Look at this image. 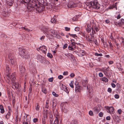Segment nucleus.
<instances>
[{
  "label": "nucleus",
  "instance_id": "obj_53",
  "mask_svg": "<svg viewBox=\"0 0 124 124\" xmlns=\"http://www.w3.org/2000/svg\"><path fill=\"white\" fill-rule=\"evenodd\" d=\"M115 24L116 25H119V26H121V25L120 24V23H118L116 22H114Z\"/></svg>",
  "mask_w": 124,
  "mask_h": 124
},
{
  "label": "nucleus",
  "instance_id": "obj_52",
  "mask_svg": "<svg viewBox=\"0 0 124 124\" xmlns=\"http://www.w3.org/2000/svg\"><path fill=\"white\" fill-rule=\"evenodd\" d=\"M122 111L121 109H119L117 110V112L119 114H120L122 112Z\"/></svg>",
  "mask_w": 124,
  "mask_h": 124
},
{
  "label": "nucleus",
  "instance_id": "obj_24",
  "mask_svg": "<svg viewBox=\"0 0 124 124\" xmlns=\"http://www.w3.org/2000/svg\"><path fill=\"white\" fill-rule=\"evenodd\" d=\"M60 86L61 89L63 90L65 89L66 87L65 85H63V84L62 83L60 84Z\"/></svg>",
  "mask_w": 124,
  "mask_h": 124
},
{
  "label": "nucleus",
  "instance_id": "obj_28",
  "mask_svg": "<svg viewBox=\"0 0 124 124\" xmlns=\"http://www.w3.org/2000/svg\"><path fill=\"white\" fill-rule=\"evenodd\" d=\"M65 56L69 58L71 57L72 58L73 57V56L72 54H65Z\"/></svg>",
  "mask_w": 124,
  "mask_h": 124
},
{
  "label": "nucleus",
  "instance_id": "obj_19",
  "mask_svg": "<svg viewBox=\"0 0 124 124\" xmlns=\"http://www.w3.org/2000/svg\"><path fill=\"white\" fill-rule=\"evenodd\" d=\"M31 0H23V1L25 3L28 4V7L30 2H33L34 1L33 0L31 1Z\"/></svg>",
  "mask_w": 124,
  "mask_h": 124
},
{
  "label": "nucleus",
  "instance_id": "obj_27",
  "mask_svg": "<svg viewBox=\"0 0 124 124\" xmlns=\"http://www.w3.org/2000/svg\"><path fill=\"white\" fill-rule=\"evenodd\" d=\"M10 116V112H8L7 113V114L6 115L5 117L6 118L8 119H9Z\"/></svg>",
  "mask_w": 124,
  "mask_h": 124
},
{
  "label": "nucleus",
  "instance_id": "obj_54",
  "mask_svg": "<svg viewBox=\"0 0 124 124\" xmlns=\"http://www.w3.org/2000/svg\"><path fill=\"white\" fill-rule=\"evenodd\" d=\"M26 31H27L28 32H31L32 30H30L28 28H26L25 30Z\"/></svg>",
  "mask_w": 124,
  "mask_h": 124
},
{
  "label": "nucleus",
  "instance_id": "obj_12",
  "mask_svg": "<svg viewBox=\"0 0 124 124\" xmlns=\"http://www.w3.org/2000/svg\"><path fill=\"white\" fill-rule=\"evenodd\" d=\"M13 0H7L6 3L7 5L9 6H11L13 4Z\"/></svg>",
  "mask_w": 124,
  "mask_h": 124
},
{
  "label": "nucleus",
  "instance_id": "obj_46",
  "mask_svg": "<svg viewBox=\"0 0 124 124\" xmlns=\"http://www.w3.org/2000/svg\"><path fill=\"white\" fill-rule=\"evenodd\" d=\"M63 78V76L62 75H60L58 77V78L60 79H61Z\"/></svg>",
  "mask_w": 124,
  "mask_h": 124
},
{
  "label": "nucleus",
  "instance_id": "obj_41",
  "mask_svg": "<svg viewBox=\"0 0 124 124\" xmlns=\"http://www.w3.org/2000/svg\"><path fill=\"white\" fill-rule=\"evenodd\" d=\"M52 94L55 97H57L59 96L58 94H56L55 92H52Z\"/></svg>",
  "mask_w": 124,
  "mask_h": 124
},
{
  "label": "nucleus",
  "instance_id": "obj_58",
  "mask_svg": "<svg viewBox=\"0 0 124 124\" xmlns=\"http://www.w3.org/2000/svg\"><path fill=\"white\" fill-rule=\"evenodd\" d=\"M111 85L114 88H115L116 86V85L113 83H111Z\"/></svg>",
  "mask_w": 124,
  "mask_h": 124
},
{
  "label": "nucleus",
  "instance_id": "obj_30",
  "mask_svg": "<svg viewBox=\"0 0 124 124\" xmlns=\"http://www.w3.org/2000/svg\"><path fill=\"white\" fill-rule=\"evenodd\" d=\"M73 81H71V82L70 83V84L69 85L72 88H73L74 87V86L73 85Z\"/></svg>",
  "mask_w": 124,
  "mask_h": 124
},
{
  "label": "nucleus",
  "instance_id": "obj_36",
  "mask_svg": "<svg viewBox=\"0 0 124 124\" xmlns=\"http://www.w3.org/2000/svg\"><path fill=\"white\" fill-rule=\"evenodd\" d=\"M89 25H88L87 26V27L88 28H87L86 29V31L88 32V33H90L91 31V29L90 28H89L88 26Z\"/></svg>",
  "mask_w": 124,
  "mask_h": 124
},
{
  "label": "nucleus",
  "instance_id": "obj_26",
  "mask_svg": "<svg viewBox=\"0 0 124 124\" xmlns=\"http://www.w3.org/2000/svg\"><path fill=\"white\" fill-rule=\"evenodd\" d=\"M101 80L105 82H107L108 80L107 78L106 77H104L101 78Z\"/></svg>",
  "mask_w": 124,
  "mask_h": 124
},
{
  "label": "nucleus",
  "instance_id": "obj_13",
  "mask_svg": "<svg viewBox=\"0 0 124 124\" xmlns=\"http://www.w3.org/2000/svg\"><path fill=\"white\" fill-rule=\"evenodd\" d=\"M109 113L111 114H113L114 113V109L113 107H111L108 108Z\"/></svg>",
  "mask_w": 124,
  "mask_h": 124
},
{
  "label": "nucleus",
  "instance_id": "obj_37",
  "mask_svg": "<svg viewBox=\"0 0 124 124\" xmlns=\"http://www.w3.org/2000/svg\"><path fill=\"white\" fill-rule=\"evenodd\" d=\"M47 56H48V57L50 58H52L53 57L52 55L51 54L49 53H48L47 54Z\"/></svg>",
  "mask_w": 124,
  "mask_h": 124
},
{
  "label": "nucleus",
  "instance_id": "obj_5",
  "mask_svg": "<svg viewBox=\"0 0 124 124\" xmlns=\"http://www.w3.org/2000/svg\"><path fill=\"white\" fill-rule=\"evenodd\" d=\"M8 79L9 80H11L12 82L13 83L15 81L16 79V75L15 73H12V75H7Z\"/></svg>",
  "mask_w": 124,
  "mask_h": 124
},
{
  "label": "nucleus",
  "instance_id": "obj_15",
  "mask_svg": "<svg viewBox=\"0 0 124 124\" xmlns=\"http://www.w3.org/2000/svg\"><path fill=\"white\" fill-rule=\"evenodd\" d=\"M76 47L75 45L72 44V45H70L68 47L69 50L73 51L74 50Z\"/></svg>",
  "mask_w": 124,
  "mask_h": 124
},
{
  "label": "nucleus",
  "instance_id": "obj_56",
  "mask_svg": "<svg viewBox=\"0 0 124 124\" xmlns=\"http://www.w3.org/2000/svg\"><path fill=\"white\" fill-rule=\"evenodd\" d=\"M111 118L110 116H108L106 118V119L108 120H110Z\"/></svg>",
  "mask_w": 124,
  "mask_h": 124
},
{
  "label": "nucleus",
  "instance_id": "obj_61",
  "mask_svg": "<svg viewBox=\"0 0 124 124\" xmlns=\"http://www.w3.org/2000/svg\"><path fill=\"white\" fill-rule=\"evenodd\" d=\"M110 38L112 40H114V38L113 37L112 35V33L111 34V35L110 37Z\"/></svg>",
  "mask_w": 124,
  "mask_h": 124
},
{
  "label": "nucleus",
  "instance_id": "obj_43",
  "mask_svg": "<svg viewBox=\"0 0 124 124\" xmlns=\"http://www.w3.org/2000/svg\"><path fill=\"white\" fill-rule=\"evenodd\" d=\"M89 114L91 116H93V114L92 111L90 110L89 112Z\"/></svg>",
  "mask_w": 124,
  "mask_h": 124
},
{
  "label": "nucleus",
  "instance_id": "obj_11",
  "mask_svg": "<svg viewBox=\"0 0 124 124\" xmlns=\"http://www.w3.org/2000/svg\"><path fill=\"white\" fill-rule=\"evenodd\" d=\"M78 54L80 57L84 56L85 54V51L83 50H80L79 51L77 52Z\"/></svg>",
  "mask_w": 124,
  "mask_h": 124
},
{
  "label": "nucleus",
  "instance_id": "obj_18",
  "mask_svg": "<svg viewBox=\"0 0 124 124\" xmlns=\"http://www.w3.org/2000/svg\"><path fill=\"white\" fill-rule=\"evenodd\" d=\"M56 105L57 103L56 101L55 100H54L53 101L52 104L53 108V110L55 109Z\"/></svg>",
  "mask_w": 124,
  "mask_h": 124
},
{
  "label": "nucleus",
  "instance_id": "obj_48",
  "mask_svg": "<svg viewBox=\"0 0 124 124\" xmlns=\"http://www.w3.org/2000/svg\"><path fill=\"white\" fill-rule=\"evenodd\" d=\"M115 97L116 99H118L119 98V96L117 94H116L115 95Z\"/></svg>",
  "mask_w": 124,
  "mask_h": 124
},
{
  "label": "nucleus",
  "instance_id": "obj_35",
  "mask_svg": "<svg viewBox=\"0 0 124 124\" xmlns=\"http://www.w3.org/2000/svg\"><path fill=\"white\" fill-rule=\"evenodd\" d=\"M63 90L65 91L68 94L69 93V90L67 87H66L65 89Z\"/></svg>",
  "mask_w": 124,
  "mask_h": 124
},
{
  "label": "nucleus",
  "instance_id": "obj_10",
  "mask_svg": "<svg viewBox=\"0 0 124 124\" xmlns=\"http://www.w3.org/2000/svg\"><path fill=\"white\" fill-rule=\"evenodd\" d=\"M38 60L42 63H45L46 62L45 59L41 56L39 55L37 57Z\"/></svg>",
  "mask_w": 124,
  "mask_h": 124
},
{
  "label": "nucleus",
  "instance_id": "obj_2",
  "mask_svg": "<svg viewBox=\"0 0 124 124\" xmlns=\"http://www.w3.org/2000/svg\"><path fill=\"white\" fill-rule=\"evenodd\" d=\"M19 54L23 58L25 59H29L30 57L29 54L25 52V50L21 48H19Z\"/></svg>",
  "mask_w": 124,
  "mask_h": 124
},
{
  "label": "nucleus",
  "instance_id": "obj_25",
  "mask_svg": "<svg viewBox=\"0 0 124 124\" xmlns=\"http://www.w3.org/2000/svg\"><path fill=\"white\" fill-rule=\"evenodd\" d=\"M48 32L51 33V34L52 35H53L54 36H55V35H56V33L53 30H51L50 31V32Z\"/></svg>",
  "mask_w": 124,
  "mask_h": 124
},
{
  "label": "nucleus",
  "instance_id": "obj_64",
  "mask_svg": "<svg viewBox=\"0 0 124 124\" xmlns=\"http://www.w3.org/2000/svg\"><path fill=\"white\" fill-rule=\"evenodd\" d=\"M44 36H42L40 38V40H43V39H44Z\"/></svg>",
  "mask_w": 124,
  "mask_h": 124
},
{
  "label": "nucleus",
  "instance_id": "obj_16",
  "mask_svg": "<svg viewBox=\"0 0 124 124\" xmlns=\"http://www.w3.org/2000/svg\"><path fill=\"white\" fill-rule=\"evenodd\" d=\"M42 47V50L41 51H42V52L45 54V55H46V47L44 46H40Z\"/></svg>",
  "mask_w": 124,
  "mask_h": 124
},
{
  "label": "nucleus",
  "instance_id": "obj_59",
  "mask_svg": "<svg viewBox=\"0 0 124 124\" xmlns=\"http://www.w3.org/2000/svg\"><path fill=\"white\" fill-rule=\"evenodd\" d=\"M39 106L38 105L36 106V110H37L38 111L39 110Z\"/></svg>",
  "mask_w": 124,
  "mask_h": 124
},
{
  "label": "nucleus",
  "instance_id": "obj_45",
  "mask_svg": "<svg viewBox=\"0 0 124 124\" xmlns=\"http://www.w3.org/2000/svg\"><path fill=\"white\" fill-rule=\"evenodd\" d=\"M116 44L117 46V49H119L120 47L119 44L116 43Z\"/></svg>",
  "mask_w": 124,
  "mask_h": 124
},
{
  "label": "nucleus",
  "instance_id": "obj_8",
  "mask_svg": "<svg viewBox=\"0 0 124 124\" xmlns=\"http://www.w3.org/2000/svg\"><path fill=\"white\" fill-rule=\"evenodd\" d=\"M19 69L20 75L21 76H23L24 75V73L25 72V70L24 67L22 65H20Z\"/></svg>",
  "mask_w": 124,
  "mask_h": 124
},
{
  "label": "nucleus",
  "instance_id": "obj_17",
  "mask_svg": "<svg viewBox=\"0 0 124 124\" xmlns=\"http://www.w3.org/2000/svg\"><path fill=\"white\" fill-rule=\"evenodd\" d=\"M13 84L12 86V87L14 89H16L18 87V84L17 82H15V81L13 83Z\"/></svg>",
  "mask_w": 124,
  "mask_h": 124
},
{
  "label": "nucleus",
  "instance_id": "obj_20",
  "mask_svg": "<svg viewBox=\"0 0 124 124\" xmlns=\"http://www.w3.org/2000/svg\"><path fill=\"white\" fill-rule=\"evenodd\" d=\"M0 110L1 113L3 114L4 113L5 110L4 109V108L3 106L2 105H0Z\"/></svg>",
  "mask_w": 124,
  "mask_h": 124
},
{
  "label": "nucleus",
  "instance_id": "obj_62",
  "mask_svg": "<svg viewBox=\"0 0 124 124\" xmlns=\"http://www.w3.org/2000/svg\"><path fill=\"white\" fill-rule=\"evenodd\" d=\"M42 47H40L39 48H37V49L38 51H40V50L41 51V50H42Z\"/></svg>",
  "mask_w": 124,
  "mask_h": 124
},
{
  "label": "nucleus",
  "instance_id": "obj_57",
  "mask_svg": "<svg viewBox=\"0 0 124 124\" xmlns=\"http://www.w3.org/2000/svg\"><path fill=\"white\" fill-rule=\"evenodd\" d=\"M68 72L67 71L64 72L63 73V75L65 76L67 75H68Z\"/></svg>",
  "mask_w": 124,
  "mask_h": 124
},
{
  "label": "nucleus",
  "instance_id": "obj_9",
  "mask_svg": "<svg viewBox=\"0 0 124 124\" xmlns=\"http://www.w3.org/2000/svg\"><path fill=\"white\" fill-rule=\"evenodd\" d=\"M76 6V4L72 2H70L68 5V7L69 8H73Z\"/></svg>",
  "mask_w": 124,
  "mask_h": 124
},
{
  "label": "nucleus",
  "instance_id": "obj_22",
  "mask_svg": "<svg viewBox=\"0 0 124 124\" xmlns=\"http://www.w3.org/2000/svg\"><path fill=\"white\" fill-rule=\"evenodd\" d=\"M108 68L102 70V71L104 73V74L106 75H107L108 73Z\"/></svg>",
  "mask_w": 124,
  "mask_h": 124
},
{
  "label": "nucleus",
  "instance_id": "obj_7",
  "mask_svg": "<svg viewBox=\"0 0 124 124\" xmlns=\"http://www.w3.org/2000/svg\"><path fill=\"white\" fill-rule=\"evenodd\" d=\"M94 38V35L93 33L90 34V36H86V39L87 40L89 41L90 43H92L93 42V40Z\"/></svg>",
  "mask_w": 124,
  "mask_h": 124
},
{
  "label": "nucleus",
  "instance_id": "obj_60",
  "mask_svg": "<svg viewBox=\"0 0 124 124\" xmlns=\"http://www.w3.org/2000/svg\"><path fill=\"white\" fill-rule=\"evenodd\" d=\"M75 76V74L73 73H71L70 74V76L71 77L73 78Z\"/></svg>",
  "mask_w": 124,
  "mask_h": 124
},
{
  "label": "nucleus",
  "instance_id": "obj_49",
  "mask_svg": "<svg viewBox=\"0 0 124 124\" xmlns=\"http://www.w3.org/2000/svg\"><path fill=\"white\" fill-rule=\"evenodd\" d=\"M99 76L100 77H101L103 76V74L102 73L100 72L99 74Z\"/></svg>",
  "mask_w": 124,
  "mask_h": 124
},
{
  "label": "nucleus",
  "instance_id": "obj_34",
  "mask_svg": "<svg viewBox=\"0 0 124 124\" xmlns=\"http://www.w3.org/2000/svg\"><path fill=\"white\" fill-rule=\"evenodd\" d=\"M108 43L109 44V46L110 48L111 49H113V46L110 42L108 41Z\"/></svg>",
  "mask_w": 124,
  "mask_h": 124
},
{
  "label": "nucleus",
  "instance_id": "obj_55",
  "mask_svg": "<svg viewBox=\"0 0 124 124\" xmlns=\"http://www.w3.org/2000/svg\"><path fill=\"white\" fill-rule=\"evenodd\" d=\"M112 89L110 88H109L108 90V91L110 93H111L112 92Z\"/></svg>",
  "mask_w": 124,
  "mask_h": 124
},
{
  "label": "nucleus",
  "instance_id": "obj_32",
  "mask_svg": "<svg viewBox=\"0 0 124 124\" xmlns=\"http://www.w3.org/2000/svg\"><path fill=\"white\" fill-rule=\"evenodd\" d=\"M46 117H44L42 119V124H46Z\"/></svg>",
  "mask_w": 124,
  "mask_h": 124
},
{
  "label": "nucleus",
  "instance_id": "obj_42",
  "mask_svg": "<svg viewBox=\"0 0 124 124\" xmlns=\"http://www.w3.org/2000/svg\"><path fill=\"white\" fill-rule=\"evenodd\" d=\"M53 80V78L52 77L49 78L48 79V81L49 82H52Z\"/></svg>",
  "mask_w": 124,
  "mask_h": 124
},
{
  "label": "nucleus",
  "instance_id": "obj_39",
  "mask_svg": "<svg viewBox=\"0 0 124 124\" xmlns=\"http://www.w3.org/2000/svg\"><path fill=\"white\" fill-rule=\"evenodd\" d=\"M116 87L117 88V90L119 89V88L121 87L120 84H119L117 83L116 84Z\"/></svg>",
  "mask_w": 124,
  "mask_h": 124
},
{
  "label": "nucleus",
  "instance_id": "obj_1",
  "mask_svg": "<svg viewBox=\"0 0 124 124\" xmlns=\"http://www.w3.org/2000/svg\"><path fill=\"white\" fill-rule=\"evenodd\" d=\"M27 8L28 9H30V10L32 9L33 8H34L36 9V11L39 13L44 10V8L40 4H37L35 1L30 2Z\"/></svg>",
  "mask_w": 124,
  "mask_h": 124
},
{
  "label": "nucleus",
  "instance_id": "obj_50",
  "mask_svg": "<svg viewBox=\"0 0 124 124\" xmlns=\"http://www.w3.org/2000/svg\"><path fill=\"white\" fill-rule=\"evenodd\" d=\"M68 46V44L67 43L65 44L63 46V48L64 49L66 48Z\"/></svg>",
  "mask_w": 124,
  "mask_h": 124
},
{
  "label": "nucleus",
  "instance_id": "obj_6",
  "mask_svg": "<svg viewBox=\"0 0 124 124\" xmlns=\"http://www.w3.org/2000/svg\"><path fill=\"white\" fill-rule=\"evenodd\" d=\"M91 25L92 26V33L94 34H96V32L95 31V30L96 32L98 31L99 30V27H97L95 23H93L91 24Z\"/></svg>",
  "mask_w": 124,
  "mask_h": 124
},
{
  "label": "nucleus",
  "instance_id": "obj_63",
  "mask_svg": "<svg viewBox=\"0 0 124 124\" xmlns=\"http://www.w3.org/2000/svg\"><path fill=\"white\" fill-rule=\"evenodd\" d=\"M37 121V118H34L33 119V121L34 122H36Z\"/></svg>",
  "mask_w": 124,
  "mask_h": 124
},
{
  "label": "nucleus",
  "instance_id": "obj_33",
  "mask_svg": "<svg viewBox=\"0 0 124 124\" xmlns=\"http://www.w3.org/2000/svg\"><path fill=\"white\" fill-rule=\"evenodd\" d=\"M94 54L95 56H101L102 55V54H98L97 53H95Z\"/></svg>",
  "mask_w": 124,
  "mask_h": 124
},
{
  "label": "nucleus",
  "instance_id": "obj_38",
  "mask_svg": "<svg viewBox=\"0 0 124 124\" xmlns=\"http://www.w3.org/2000/svg\"><path fill=\"white\" fill-rule=\"evenodd\" d=\"M42 91L45 94H46V89L43 88H42Z\"/></svg>",
  "mask_w": 124,
  "mask_h": 124
},
{
  "label": "nucleus",
  "instance_id": "obj_4",
  "mask_svg": "<svg viewBox=\"0 0 124 124\" xmlns=\"http://www.w3.org/2000/svg\"><path fill=\"white\" fill-rule=\"evenodd\" d=\"M55 119L54 122H53V116L52 115H50L49 117L50 122L51 124H58V119L59 116L58 115H56L55 116Z\"/></svg>",
  "mask_w": 124,
  "mask_h": 124
},
{
  "label": "nucleus",
  "instance_id": "obj_31",
  "mask_svg": "<svg viewBox=\"0 0 124 124\" xmlns=\"http://www.w3.org/2000/svg\"><path fill=\"white\" fill-rule=\"evenodd\" d=\"M6 69L7 71H8V73H10V69L9 68L8 66V65H7L6 66Z\"/></svg>",
  "mask_w": 124,
  "mask_h": 124
},
{
  "label": "nucleus",
  "instance_id": "obj_51",
  "mask_svg": "<svg viewBox=\"0 0 124 124\" xmlns=\"http://www.w3.org/2000/svg\"><path fill=\"white\" fill-rule=\"evenodd\" d=\"M80 29V28L78 27H76L75 29V30L76 31H78Z\"/></svg>",
  "mask_w": 124,
  "mask_h": 124
},
{
  "label": "nucleus",
  "instance_id": "obj_40",
  "mask_svg": "<svg viewBox=\"0 0 124 124\" xmlns=\"http://www.w3.org/2000/svg\"><path fill=\"white\" fill-rule=\"evenodd\" d=\"M69 35L70 36H71L74 38H76L77 37L76 34H72L69 33Z\"/></svg>",
  "mask_w": 124,
  "mask_h": 124
},
{
  "label": "nucleus",
  "instance_id": "obj_44",
  "mask_svg": "<svg viewBox=\"0 0 124 124\" xmlns=\"http://www.w3.org/2000/svg\"><path fill=\"white\" fill-rule=\"evenodd\" d=\"M103 113L102 112H100L99 114V116L100 117H102L103 116Z\"/></svg>",
  "mask_w": 124,
  "mask_h": 124
},
{
  "label": "nucleus",
  "instance_id": "obj_47",
  "mask_svg": "<svg viewBox=\"0 0 124 124\" xmlns=\"http://www.w3.org/2000/svg\"><path fill=\"white\" fill-rule=\"evenodd\" d=\"M65 30L66 31H69L70 30V28H69L68 27H66L65 28Z\"/></svg>",
  "mask_w": 124,
  "mask_h": 124
},
{
  "label": "nucleus",
  "instance_id": "obj_3",
  "mask_svg": "<svg viewBox=\"0 0 124 124\" xmlns=\"http://www.w3.org/2000/svg\"><path fill=\"white\" fill-rule=\"evenodd\" d=\"M88 4L89 6L92 7L94 9H98L100 8L99 5L96 0L91 1L88 3Z\"/></svg>",
  "mask_w": 124,
  "mask_h": 124
},
{
  "label": "nucleus",
  "instance_id": "obj_29",
  "mask_svg": "<svg viewBox=\"0 0 124 124\" xmlns=\"http://www.w3.org/2000/svg\"><path fill=\"white\" fill-rule=\"evenodd\" d=\"M120 23L121 26L124 25V19H121Z\"/></svg>",
  "mask_w": 124,
  "mask_h": 124
},
{
  "label": "nucleus",
  "instance_id": "obj_14",
  "mask_svg": "<svg viewBox=\"0 0 124 124\" xmlns=\"http://www.w3.org/2000/svg\"><path fill=\"white\" fill-rule=\"evenodd\" d=\"M81 90V87L78 85V84L77 83L75 89V91L76 92H80Z\"/></svg>",
  "mask_w": 124,
  "mask_h": 124
},
{
  "label": "nucleus",
  "instance_id": "obj_21",
  "mask_svg": "<svg viewBox=\"0 0 124 124\" xmlns=\"http://www.w3.org/2000/svg\"><path fill=\"white\" fill-rule=\"evenodd\" d=\"M56 17L54 16L51 20V22L53 23H55L56 22Z\"/></svg>",
  "mask_w": 124,
  "mask_h": 124
},
{
  "label": "nucleus",
  "instance_id": "obj_23",
  "mask_svg": "<svg viewBox=\"0 0 124 124\" xmlns=\"http://www.w3.org/2000/svg\"><path fill=\"white\" fill-rule=\"evenodd\" d=\"M14 55L13 54L10 53L8 55V58L11 60V62L12 63V60H13V57Z\"/></svg>",
  "mask_w": 124,
  "mask_h": 124
}]
</instances>
